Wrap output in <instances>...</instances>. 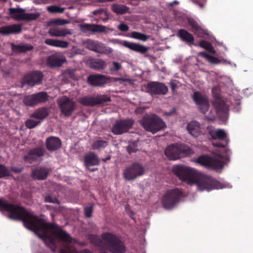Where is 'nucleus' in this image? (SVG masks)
I'll use <instances>...</instances> for the list:
<instances>
[{"label": "nucleus", "mask_w": 253, "mask_h": 253, "mask_svg": "<svg viewBox=\"0 0 253 253\" xmlns=\"http://www.w3.org/2000/svg\"><path fill=\"white\" fill-rule=\"evenodd\" d=\"M229 154V150H228L224 155L217 154L213 157L203 155L199 157L195 162L207 168L218 170L222 169L225 162L228 161Z\"/></svg>", "instance_id": "obj_4"}, {"label": "nucleus", "mask_w": 253, "mask_h": 253, "mask_svg": "<svg viewBox=\"0 0 253 253\" xmlns=\"http://www.w3.org/2000/svg\"><path fill=\"white\" fill-rule=\"evenodd\" d=\"M33 48V47L32 45L28 44H25L15 46V49L19 52H23L28 50H30Z\"/></svg>", "instance_id": "obj_42"}, {"label": "nucleus", "mask_w": 253, "mask_h": 253, "mask_svg": "<svg viewBox=\"0 0 253 253\" xmlns=\"http://www.w3.org/2000/svg\"><path fill=\"white\" fill-rule=\"evenodd\" d=\"M0 211H7V216L9 218L22 220L26 228L33 231L53 251L56 250V241L59 240L67 244L65 248L60 250V253H91L87 250L78 252L70 245L77 243V241L59 226L54 223L46 222L44 219L38 218L32 212L19 206L10 204L0 198Z\"/></svg>", "instance_id": "obj_1"}, {"label": "nucleus", "mask_w": 253, "mask_h": 253, "mask_svg": "<svg viewBox=\"0 0 253 253\" xmlns=\"http://www.w3.org/2000/svg\"><path fill=\"white\" fill-rule=\"evenodd\" d=\"M110 159V157H108V158H106V160H109Z\"/></svg>", "instance_id": "obj_64"}, {"label": "nucleus", "mask_w": 253, "mask_h": 253, "mask_svg": "<svg viewBox=\"0 0 253 253\" xmlns=\"http://www.w3.org/2000/svg\"><path fill=\"white\" fill-rule=\"evenodd\" d=\"M236 103H237V104H239V101L238 100V101H237Z\"/></svg>", "instance_id": "obj_62"}, {"label": "nucleus", "mask_w": 253, "mask_h": 253, "mask_svg": "<svg viewBox=\"0 0 253 253\" xmlns=\"http://www.w3.org/2000/svg\"><path fill=\"white\" fill-rule=\"evenodd\" d=\"M130 37L133 39L145 42L150 38V36L139 32L134 31L131 33Z\"/></svg>", "instance_id": "obj_38"}, {"label": "nucleus", "mask_w": 253, "mask_h": 253, "mask_svg": "<svg viewBox=\"0 0 253 253\" xmlns=\"http://www.w3.org/2000/svg\"><path fill=\"white\" fill-rule=\"evenodd\" d=\"M232 66H234V67H236V64H233Z\"/></svg>", "instance_id": "obj_63"}, {"label": "nucleus", "mask_w": 253, "mask_h": 253, "mask_svg": "<svg viewBox=\"0 0 253 253\" xmlns=\"http://www.w3.org/2000/svg\"><path fill=\"white\" fill-rule=\"evenodd\" d=\"M114 81L115 82H118L120 84H122L127 81H128L127 79L123 78H114Z\"/></svg>", "instance_id": "obj_54"}, {"label": "nucleus", "mask_w": 253, "mask_h": 253, "mask_svg": "<svg viewBox=\"0 0 253 253\" xmlns=\"http://www.w3.org/2000/svg\"><path fill=\"white\" fill-rule=\"evenodd\" d=\"M85 166L87 168L90 166H97L99 164V160L96 155L93 152H90L84 157Z\"/></svg>", "instance_id": "obj_29"}, {"label": "nucleus", "mask_w": 253, "mask_h": 253, "mask_svg": "<svg viewBox=\"0 0 253 253\" xmlns=\"http://www.w3.org/2000/svg\"><path fill=\"white\" fill-rule=\"evenodd\" d=\"M219 92L220 89L218 86H214L212 88V93L215 98L213 102V104L215 108L217 117L223 121H225L228 117V106L225 103L223 100L218 98Z\"/></svg>", "instance_id": "obj_6"}, {"label": "nucleus", "mask_w": 253, "mask_h": 253, "mask_svg": "<svg viewBox=\"0 0 253 253\" xmlns=\"http://www.w3.org/2000/svg\"><path fill=\"white\" fill-rule=\"evenodd\" d=\"M211 137L214 139H220L223 141L222 143H215L213 145L217 147H225L229 142L225 131L222 129H214L211 126L207 127Z\"/></svg>", "instance_id": "obj_13"}, {"label": "nucleus", "mask_w": 253, "mask_h": 253, "mask_svg": "<svg viewBox=\"0 0 253 253\" xmlns=\"http://www.w3.org/2000/svg\"><path fill=\"white\" fill-rule=\"evenodd\" d=\"M11 169L12 171H13L14 172H16V173L21 172L23 169V168L21 167H11Z\"/></svg>", "instance_id": "obj_55"}, {"label": "nucleus", "mask_w": 253, "mask_h": 253, "mask_svg": "<svg viewBox=\"0 0 253 253\" xmlns=\"http://www.w3.org/2000/svg\"><path fill=\"white\" fill-rule=\"evenodd\" d=\"M106 63L101 59H97L90 63V66L92 69L100 70L106 67Z\"/></svg>", "instance_id": "obj_36"}, {"label": "nucleus", "mask_w": 253, "mask_h": 253, "mask_svg": "<svg viewBox=\"0 0 253 253\" xmlns=\"http://www.w3.org/2000/svg\"><path fill=\"white\" fill-rule=\"evenodd\" d=\"M122 68L121 64L116 61H114L112 63V66L110 68V70L113 72H117Z\"/></svg>", "instance_id": "obj_48"}, {"label": "nucleus", "mask_w": 253, "mask_h": 253, "mask_svg": "<svg viewBox=\"0 0 253 253\" xmlns=\"http://www.w3.org/2000/svg\"><path fill=\"white\" fill-rule=\"evenodd\" d=\"M172 171L182 181L191 185L195 184L198 189L201 191L231 187L219 182L210 175L199 173L194 169L185 166H174L172 168Z\"/></svg>", "instance_id": "obj_2"}, {"label": "nucleus", "mask_w": 253, "mask_h": 253, "mask_svg": "<svg viewBox=\"0 0 253 253\" xmlns=\"http://www.w3.org/2000/svg\"><path fill=\"white\" fill-rule=\"evenodd\" d=\"M84 212L85 216L88 217L91 216L92 212V208L91 206H87L84 208Z\"/></svg>", "instance_id": "obj_50"}, {"label": "nucleus", "mask_w": 253, "mask_h": 253, "mask_svg": "<svg viewBox=\"0 0 253 253\" xmlns=\"http://www.w3.org/2000/svg\"><path fill=\"white\" fill-rule=\"evenodd\" d=\"M41 123L40 121H35L33 119H29L25 122L26 126L30 129L33 128Z\"/></svg>", "instance_id": "obj_45"}, {"label": "nucleus", "mask_w": 253, "mask_h": 253, "mask_svg": "<svg viewBox=\"0 0 253 253\" xmlns=\"http://www.w3.org/2000/svg\"><path fill=\"white\" fill-rule=\"evenodd\" d=\"M40 16L39 13H24V20L31 21L37 19Z\"/></svg>", "instance_id": "obj_43"}, {"label": "nucleus", "mask_w": 253, "mask_h": 253, "mask_svg": "<svg viewBox=\"0 0 253 253\" xmlns=\"http://www.w3.org/2000/svg\"><path fill=\"white\" fill-rule=\"evenodd\" d=\"M191 1L198 5L201 8H203L206 2V0H191Z\"/></svg>", "instance_id": "obj_52"}, {"label": "nucleus", "mask_w": 253, "mask_h": 253, "mask_svg": "<svg viewBox=\"0 0 253 253\" xmlns=\"http://www.w3.org/2000/svg\"><path fill=\"white\" fill-rule=\"evenodd\" d=\"M120 43L129 49L141 53H145L147 50V47L138 43L129 42L126 41H122Z\"/></svg>", "instance_id": "obj_23"}, {"label": "nucleus", "mask_w": 253, "mask_h": 253, "mask_svg": "<svg viewBox=\"0 0 253 253\" xmlns=\"http://www.w3.org/2000/svg\"><path fill=\"white\" fill-rule=\"evenodd\" d=\"M193 99L202 113L205 114L209 110V103L207 95L200 91H195Z\"/></svg>", "instance_id": "obj_14"}, {"label": "nucleus", "mask_w": 253, "mask_h": 253, "mask_svg": "<svg viewBox=\"0 0 253 253\" xmlns=\"http://www.w3.org/2000/svg\"><path fill=\"white\" fill-rule=\"evenodd\" d=\"M140 124L147 131L154 134L166 127L165 123L156 115H145L139 121Z\"/></svg>", "instance_id": "obj_5"}, {"label": "nucleus", "mask_w": 253, "mask_h": 253, "mask_svg": "<svg viewBox=\"0 0 253 253\" xmlns=\"http://www.w3.org/2000/svg\"><path fill=\"white\" fill-rule=\"evenodd\" d=\"M44 42L49 45L63 48L67 47L69 45V42L66 41L51 39H46Z\"/></svg>", "instance_id": "obj_34"}, {"label": "nucleus", "mask_w": 253, "mask_h": 253, "mask_svg": "<svg viewBox=\"0 0 253 253\" xmlns=\"http://www.w3.org/2000/svg\"><path fill=\"white\" fill-rule=\"evenodd\" d=\"M188 147L182 144H172L169 146L165 151V155L170 160L178 159L181 156L189 153Z\"/></svg>", "instance_id": "obj_9"}, {"label": "nucleus", "mask_w": 253, "mask_h": 253, "mask_svg": "<svg viewBox=\"0 0 253 253\" xmlns=\"http://www.w3.org/2000/svg\"><path fill=\"white\" fill-rule=\"evenodd\" d=\"M9 175V170L4 166L0 164V178H2Z\"/></svg>", "instance_id": "obj_47"}, {"label": "nucleus", "mask_w": 253, "mask_h": 253, "mask_svg": "<svg viewBox=\"0 0 253 253\" xmlns=\"http://www.w3.org/2000/svg\"><path fill=\"white\" fill-rule=\"evenodd\" d=\"M45 201L46 202H48V203L59 204V202L56 199H55V198L53 199L50 196H47L45 197Z\"/></svg>", "instance_id": "obj_53"}, {"label": "nucleus", "mask_w": 253, "mask_h": 253, "mask_svg": "<svg viewBox=\"0 0 253 253\" xmlns=\"http://www.w3.org/2000/svg\"><path fill=\"white\" fill-rule=\"evenodd\" d=\"M80 29L83 33L87 35L106 32V27L105 26L93 24L84 23L81 24L80 25Z\"/></svg>", "instance_id": "obj_18"}, {"label": "nucleus", "mask_w": 253, "mask_h": 253, "mask_svg": "<svg viewBox=\"0 0 253 253\" xmlns=\"http://www.w3.org/2000/svg\"><path fill=\"white\" fill-rule=\"evenodd\" d=\"M117 28L122 32H126L128 30V26L124 23H121L117 27Z\"/></svg>", "instance_id": "obj_51"}, {"label": "nucleus", "mask_w": 253, "mask_h": 253, "mask_svg": "<svg viewBox=\"0 0 253 253\" xmlns=\"http://www.w3.org/2000/svg\"><path fill=\"white\" fill-rule=\"evenodd\" d=\"M86 46L88 49L99 53L109 54L113 51L111 48L107 47L104 44L96 41L87 40Z\"/></svg>", "instance_id": "obj_17"}, {"label": "nucleus", "mask_w": 253, "mask_h": 253, "mask_svg": "<svg viewBox=\"0 0 253 253\" xmlns=\"http://www.w3.org/2000/svg\"><path fill=\"white\" fill-rule=\"evenodd\" d=\"M186 128L189 133L193 137H197L204 134L199 123L197 121H191L187 125Z\"/></svg>", "instance_id": "obj_21"}, {"label": "nucleus", "mask_w": 253, "mask_h": 253, "mask_svg": "<svg viewBox=\"0 0 253 253\" xmlns=\"http://www.w3.org/2000/svg\"><path fill=\"white\" fill-rule=\"evenodd\" d=\"M48 115V110L45 108H41L35 111L31 117L41 120H43Z\"/></svg>", "instance_id": "obj_35"}, {"label": "nucleus", "mask_w": 253, "mask_h": 253, "mask_svg": "<svg viewBox=\"0 0 253 253\" xmlns=\"http://www.w3.org/2000/svg\"><path fill=\"white\" fill-rule=\"evenodd\" d=\"M108 142L106 140L97 139L92 145V148L94 150L103 149L108 145Z\"/></svg>", "instance_id": "obj_40"}, {"label": "nucleus", "mask_w": 253, "mask_h": 253, "mask_svg": "<svg viewBox=\"0 0 253 253\" xmlns=\"http://www.w3.org/2000/svg\"><path fill=\"white\" fill-rule=\"evenodd\" d=\"M48 173V169L40 167L33 169L31 176L35 179L42 180L47 178Z\"/></svg>", "instance_id": "obj_22"}, {"label": "nucleus", "mask_w": 253, "mask_h": 253, "mask_svg": "<svg viewBox=\"0 0 253 253\" xmlns=\"http://www.w3.org/2000/svg\"><path fill=\"white\" fill-rule=\"evenodd\" d=\"M51 23L54 25L63 26L69 23V21L67 20L63 19H55L53 20Z\"/></svg>", "instance_id": "obj_46"}, {"label": "nucleus", "mask_w": 253, "mask_h": 253, "mask_svg": "<svg viewBox=\"0 0 253 253\" xmlns=\"http://www.w3.org/2000/svg\"><path fill=\"white\" fill-rule=\"evenodd\" d=\"M170 85V86H171V89L174 90L175 89V88L176 87V84L173 82H170V83H169Z\"/></svg>", "instance_id": "obj_58"}, {"label": "nucleus", "mask_w": 253, "mask_h": 253, "mask_svg": "<svg viewBox=\"0 0 253 253\" xmlns=\"http://www.w3.org/2000/svg\"><path fill=\"white\" fill-rule=\"evenodd\" d=\"M145 169L140 164L134 163L126 167L124 170L123 176L125 179L134 180L144 174Z\"/></svg>", "instance_id": "obj_10"}, {"label": "nucleus", "mask_w": 253, "mask_h": 253, "mask_svg": "<svg viewBox=\"0 0 253 253\" xmlns=\"http://www.w3.org/2000/svg\"><path fill=\"white\" fill-rule=\"evenodd\" d=\"M42 79V74L41 72L35 71L25 77L24 81L29 85L33 86L40 83Z\"/></svg>", "instance_id": "obj_20"}, {"label": "nucleus", "mask_w": 253, "mask_h": 253, "mask_svg": "<svg viewBox=\"0 0 253 253\" xmlns=\"http://www.w3.org/2000/svg\"><path fill=\"white\" fill-rule=\"evenodd\" d=\"M131 119L119 120L116 122L112 127V131L115 135L122 134L127 132L133 125Z\"/></svg>", "instance_id": "obj_16"}, {"label": "nucleus", "mask_w": 253, "mask_h": 253, "mask_svg": "<svg viewBox=\"0 0 253 253\" xmlns=\"http://www.w3.org/2000/svg\"><path fill=\"white\" fill-rule=\"evenodd\" d=\"M20 25L13 24L0 27V34L2 35H9L11 34H17L21 32Z\"/></svg>", "instance_id": "obj_26"}, {"label": "nucleus", "mask_w": 253, "mask_h": 253, "mask_svg": "<svg viewBox=\"0 0 253 253\" xmlns=\"http://www.w3.org/2000/svg\"><path fill=\"white\" fill-rule=\"evenodd\" d=\"M199 45L210 52V53L215 54L216 51L213 49V47H212V45L207 42H206L205 41H202L199 43Z\"/></svg>", "instance_id": "obj_41"}, {"label": "nucleus", "mask_w": 253, "mask_h": 253, "mask_svg": "<svg viewBox=\"0 0 253 253\" xmlns=\"http://www.w3.org/2000/svg\"><path fill=\"white\" fill-rule=\"evenodd\" d=\"M25 10L21 8H10L9 13L14 19L19 21L24 20Z\"/></svg>", "instance_id": "obj_31"}, {"label": "nucleus", "mask_w": 253, "mask_h": 253, "mask_svg": "<svg viewBox=\"0 0 253 253\" xmlns=\"http://www.w3.org/2000/svg\"><path fill=\"white\" fill-rule=\"evenodd\" d=\"M110 100V97L107 95H96L81 97L79 99V102L84 106H93L103 104Z\"/></svg>", "instance_id": "obj_12"}, {"label": "nucleus", "mask_w": 253, "mask_h": 253, "mask_svg": "<svg viewBox=\"0 0 253 253\" xmlns=\"http://www.w3.org/2000/svg\"><path fill=\"white\" fill-rule=\"evenodd\" d=\"M57 101L61 113L65 117L70 116L76 109V102L73 98L63 95Z\"/></svg>", "instance_id": "obj_8"}, {"label": "nucleus", "mask_w": 253, "mask_h": 253, "mask_svg": "<svg viewBox=\"0 0 253 253\" xmlns=\"http://www.w3.org/2000/svg\"><path fill=\"white\" fill-rule=\"evenodd\" d=\"M44 151V149L42 147L33 148L29 150L27 155L24 156V159L30 163H32L38 158L43 156Z\"/></svg>", "instance_id": "obj_19"}, {"label": "nucleus", "mask_w": 253, "mask_h": 253, "mask_svg": "<svg viewBox=\"0 0 253 253\" xmlns=\"http://www.w3.org/2000/svg\"><path fill=\"white\" fill-rule=\"evenodd\" d=\"M198 56L203 57L207 59L209 62L213 64H218L221 62L220 60L219 59L210 55L204 52H199L198 54Z\"/></svg>", "instance_id": "obj_39"}, {"label": "nucleus", "mask_w": 253, "mask_h": 253, "mask_svg": "<svg viewBox=\"0 0 253 253\" xmlns=\"http://www.w3.org/2000/svg\"><path fill=\"white\" fill-rule=\"evenodd\" d=\"M126 150L130 155L137 152L138 148L137 147L136 142H132L130 143L129 145L126 147Z\"/></svg>", "instance_id": "obj_44"}, {"label": "nucleus", "mask_w": 253, "mask_h": 253, "mask_svg": "<svg viewBox=\"0 0 253 253\" xmlns=\"http://www.w3.org/2000/svg\"><path fill=\"white\" fill-rule=\"evenodd\" d=\"M175 112V110L174 109H171L170 111L169 112H165L164 113V115L165 116H170L172 114H174V113Z\"/></svg>", "instance_id": "obj_56"}, {"label": "nucleus", "mask_w": 253, "mask_h": 253, "mask_svg": "<svg viewBox=\"0 0 253 253\" xmlns=\"http://www.w3.org/2000/svg\"><path fill=\"white\" fill-rule=\"evenodd\" d=\"M48 34L52 37H64L68 35H72V31L71 30L66 28L54 27L49 29Z\"/></svg>", "instance_id": "obj_25"}, {"label": "nucleus", "mask_w": 253, "mask_h": 253, "mask_svg": "<svg viewBox=\"0 0 253 253\" xmlns=\"http://www.w3.org/2000/svg\"><path fill=\"white\" fill-rule=\"evenodd\" d=\"M93 15L96 16L98 17L96 20L97 21H102L105 23L109 19V13L105 9L100 8L96 9L92 12Z\"/></svg>", "instance_id": "obj_30"}, {"label": "nucleus", "mask_w": 253, "mask_h": 253, "mask_svg": "<svg viewBox=\"0 0 253 253\" xmlns=\"http://www.w3.org/2000/svg\"><path fill=\"white\" fill-rule=\"evenodd\" d=\"M64 59L58 54H52L47 59V64L51 67H59L64 62Z\"/></svg>", "instance_id": "obj_28"}, {"label": "nucleus", "mask_w": 253, "mask_h": 253, "mask_svg": "<svg viewBox=\"0 0 253 253\" xmlns=\"http://www.w3.org/2000/svg\"><path fill=\"white\" fill-rule=\"evenodd\" d=\"M90 240L92 244L101 249L108 250L113 253H125L124 245L115 235L109 233L102 234L101 238L91 235Z\"/></svg>", "instance_id": "obj_3"}, {"label": "nucleus", "mask_w": 253, "mask_h": 253, "mask_svg": "<svg viewBox=\"0 0 253 253\" xmlns=\"http://www.w3.org/2000/svg\"><path fill=\"white\" fill-rule=\"evenodd\" d=\"M222 61H223V63L224 64H231V63H230V62L229 61H227V60H223Z\"/></svg>", "instance_id": "obj_60"}, {"label": "nucleus", "mask_w": 253, "mask_h": 253, "mask_svg": "<svg viewBox=\"0 0 253 253\" xmlns=\"http://www.w3.org/2000/svg\"><path fill=\"white\" fill-rule=\"evenodd\" d=\"M48 95L46 92H40L26 95L23 99L24 104L29 107H35L39 104L43 103L48 100Z\"/></svg>", "instance_id": "obj_11"}, {"label": "nucleus", "mask_w": 253, "mask_h": 253, "mask_svg": "<svg viewBox=\"0 0 253 253\" xmlns=\"http://www.w3.org/2000/svg\"><path fill=\"white\" fill-rule=\"evenodd\" d=\"M111 10L118 15H123L128 13L129 8L124 4L114 3L111 5Z\"/></svg>", "instance_id": "obj_32"}, {"label": "nucleus", "mask_w": 253, "mask_h": 253, "mask_svg": "<svg viewBox=\"0 0 253 253\" xmlns=\"http://www.w3.org/2000/svg\"><path fill=\"white\" fill-rule=\"evenodd\" d=\"M179 4V2L177 0H175L167 4V5L169 7H172L174 4Z\"/></svg>", "instance_id": "obj_57"}, {"label": "nucleus", "mask_w": 253, "mask_h": 253, "mask_svg": "<svg viewBox=\"0 0 253 253\" xmlns=\"http://www.w3.org/2000/svg\"><path fill=\"white\" fill-rule=\"evenodd\" d=\"M61 140L58 137L51 136L46 140V146L49 151L56 150L61 147Z\"/></svg>", "instance_id": "obj_27"}, {"label": "nucleus", "mask_w": 253, "mask_h": 253, "mask_svg": "<svg viewBox=\"0 0 253 253\" xmlns=\"http://www.w3.org/2000/svg\"><path fill=\"white\" fill-rule=\"evenodd\" d=\"M7 0H0V1H2V2H5Z\"/></svg>", "instance_id": "obj_61"}, {"label": "nucleus", "mask_w": 253, "mask_h": 253, "mask_svg": "<svg viewBox=\"0 0 253 253\" xmlns=\"http://www.w3.org/2000/svg\"><path fill=\"white\" fill-rule=\"evenodd\" d=\"M66 8L61 7L58 5H51L47 7L46 9L48 12L52 14L63 13Z\"/></svg>", "instance_id": "obj_37"}, {"label": "nucleus", "mask_w": 253, "mask_h": 253, "mask_svg": "<svg viewBox=\"0 0 253 253\" xmlns=\"http://www.w3.org/2000/svg\"><path fill=\"white\" fill-rule=\"evenodd\" d=\"M89 83L93 86H101L107 83V78L102 75H92L88 77Z\"/></svg>", "instance_id": "obj_24"}, {"label": "nucleus", "mask_w": 253, "mask_h": 253, "mask_svg": "<svg viewBox=\"0 0 253 253\" xmlns=\"http://www.w3.org/2000/svg\"><path fill=\"white\" fill-rule=\"evenodd\" d=\"M182 195V192L179 189L168 190L162 199V204L165 209H171L178 203Z\"/></svg>", "instance_id": "obj_7"}, {"label": "nucleus", "mask_w": 253, "mask_h": 253, "mask_svg": "<svg viewBox=\"0 0 253 253\" xmlns=\"http://www.w3.org/2000/svg\"><path fill=\"white\" fill-rule=\"evenodd\" d=\"M177 36L183 42L189 43H193L194 37L193 35L184 29H180L177 32Z\"/></svg>", "instance_id": "obj_33"}, {"label": "nucleus", "mask_w": 253, "mask_h": 253, "mask_svg": "<svg viewBox=\"0 0 253 253\" xmlns=\"http://www.w3.org/2000/svg\"><path fill=\"white\" fill-rule=\"evenodd\" d=\"M143 110V108H137L136 109V112L137 113H141V111Z\"/></svg>", "instance_id": "obj_59"}, {"label": "nucleus", "mask_w": 253, "mask_h": 253, "mask_svg": "<svg viewBox=\"0 0 253 253\" xmlns=\"http://www.w3.org/2000/svg\"><path fill=\"white\" fill-rule=\"evenodd\" d=\"M189 24L191 26L193 31H198L200 30V27L194 20L189 19Z\"/></svg>", "instance_id": "obj_49"}, {"label": "nucleus", "mask_w": 253, "mask_h": 253, "mask_svg": "<svg viewBox=\"0 0 253 253\" xmlns=\"http://www.w3.org/2000/svg\"><path fill=\"white\" fill-rule=\"evenodd\" d=\"M146 90L151 95H165L168 92V88L162 83L152 82L146 85Z\"/></svg>", "instance_id": "obj_15"}]
</instances>
